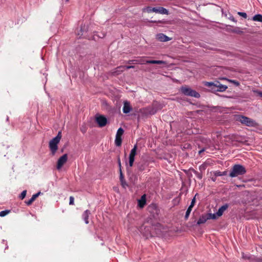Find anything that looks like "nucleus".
Wrapping results in <instances>:
<instances>
[{
	"mask_svg": "<svg viewBox=\"0 0 262 262\" xmlns=\"http://www.w3.org/2000/svg\"><path fill=\"white\" fill-rule=\"evenodd\" d=\"M120 181L121 183V185L123 186V187L125 188L126 186H127V184L125 180L122 169H120Z\"/></svg>",
	"mask_w": 262,
	"mask_h": 262,
	"instance_id": "2eb2a0df",
	"label": "nucleus"
},
{
	"mask_svg": "<svg viewBox=\"0 0 262 262\" xmlns=\"http://www.w3.org/2000/svg\"><path fill=\"white\" fill-rule=\"evenodd\" d=\"M243 257L245 259H251V260H253V258H251V257L247 255H244L243 254Z\"/></svg>",
	"mask_w": 262,
	"mask_h": 262,
	"instance_id": "e433bc0d",
	"label": "nucleus"
},
{
	"mask_svg": "<svg viewBox=\"0 0 262 262\" xmlns=\"http://www.w3.org/2000/svg\"><path fill=\"white\" fill-rule=\"evenodd\" d=\"M69 204L70 205H73L74 204V198L72 196H71L70 197Z\"/></svg>",
	"mask_w": 262,
	"mask_h": 262,
	"instance_id": "c85d7f7f",
	"label": "nucleus"
},
{
	"mask_svg": "<svg viewBox=\"0 0 262 262\" xmlns=\"http://www.w3.org/2000/svg\"><path fill=\"white\" fill-rule=\"evenodd\" d=\"M146 203L145 196L142 195L141 199L139 200L138 205L140 207H143Z\"/></svg>",
	"mask_w": 262,
	"mask_h": 262,
	"instance_id": "6ab92c4d",
	"label": "nucleus"
},
{
	"mask_svg": "<svg viewBox=\"0 0 262 262\" xmlns=\"http://www.w3.org/2000/svg\"><path fill=\"white\" fill-rule=\"evenodd\" d=\"M10 212V210H5L0 212V216L4 217Z\"/></svg>",
	"mask_w": 262,
	"mask_h": 262,
	"instance_id": "b1692460",
	"label": "nucleus"
},
{
	"mask_svg": "<svg viewBox=\"0 0 262 262\" xmlns=\"http://www.w3.org/2000/svg\"><path fill=\"white\" fill-rule=\"evenodd\" d=\"M117 162H118V166L119 167V171H120V169H122V166H121L120 158L119 157H118V158Z\"/></svg>",
	"mask_w": 262,
	"mask_h": 262,
	"instance_id": "473e14b6",
	"label": "nucleus"
},
{
	"mask_svg": "<svg viewBox=\"0 0 262 262\" xmlns=\"http://www.w3.org/2000/svg\"><path fill=\"white\" fill-rule=\"evenodd\" d=\"M205 85L210 88L212 92H224L228 88L227 86L221 84L219 81L215 82H206Z\"/></svg>",
	"mask_w": 262,
	"mask_h": 262,
	"instance_id": "f257e3e1",
	"label": "nucleus"
},
{
	"mask_svg": "<svg viewBox=\"0 0 262 262\" xmlns=\"http://www.w3.org/2000/svg\"><path fill=\"white\" fill-rule=\"evenodd\" d=\"M95 120L100 127L105 126L107 123V118L103 115L96 116Z\"/></svg>",
	"mask_w": 262,
	"mask_h": 262,
	"instance_id": "423d86ee",
	"label": "nucleus"
},
{
	"mask_svg": "<svg viewBox=\"0 0 262 262\" xmlns=\"http://www.w3.org/2000/svg\"><path fill=\"white\" fill-rule=\"evenodd\" d=\"M78 35H82V33H81V34L80 33H78Z\"/></svg>",
	"mask_w": 262,
	"mask_h": 262,
	"instance_id": "8fccbe9b",
	"label": "nucleus"
},
{
	"mask_svg": "<svg viewBox=\"0 0 262 262\" xmlns=\"http://www.w3.org/2000/svg\"><path fill=\"white\" fill-rule=\"evenodd\" d=\"M193 206H192L190 205V206L188 207V208L187 210H189V211H192V208H193Z\"/></svg>",
	"mask_w": 262,
	"mask_h": 262,
	"instance_id": "79ce46f5",
	"label": "nucleus"
},
{
	"mask_svg": "<svg viewBox=\"0 0 262 262\" xmlns=\"http://www.w3.org/2000/svg\"><path fill=\"white\" fill-rule=\"evenodd\" d=\"M180 91L184 95L186 96L197 98L200 97V95L199 93L186 85L182 86L180 89Z\"/></svg>",
	"mask_w": 262,
	"mask_h": 262,
	"instance_id": "39448f33",
	"label": "nucleus"
},
{
	"mask_svg": "<svg viewBox=\"0 0 262 262\" xmlns=\"http://www.w3.org/2000/svg\"><path fill=\"white\" fill-rule=\"evenodd\" d=\"M237 29H238V28L235 29V30H234L233 32H236V33H239L240 32L237 31Z\"/></svg>",
	"mask_w": 262,
	"mask_h": 262,
	"instance_id": "c03bdc74",
	"label": "nucleus"
},
{
	"mask_svg": "<svg viewBox=\"0 0 262 262\" xmlns=\"http://www.w3.org/2000/svg\"><path fill=\"white\" fill-rule=\"evenodd\" d=\"M142 112L146 115H154L156 113V111L153 107H147L143 109Z\"/></svg>",
	"mask_w": 262,
	"mask_h": 262,
	"instance_id": "9d476101",
	"label": "nucleus"
},
{
	"mask_svg": "<svg viewBox=\"0 0 262 262\" xmlns=\"http://www.w3.org/2000/svg\"><path fill=\"white\" fill-rule=\"evenodd\" d=\"M138 148L137 144H136L133 148L132 149L130 152L129 155V165L130 167L133 166V164L135 161V157L137 154V150Z\"/></svg>",
	"mask_w": 262,
	"mask_h": 262,
	"instance_id": "0eeeda50",
	"label": "nucleus"
},
{
	"mask_svg": "<svg viewBox=\"0 0 262 262\" xmlns=\"http://www.w3.org/2000/svg\"><path fill=\"white\" fill-rule=\"evenodd\" d=\"M152 10H154V12H156V13H159L160 14H168L167 10L163 7H158V8L154 7V9Z\"/></svg>",
	"mask_w": 262,
	"mask_h": 262,
	"instance_id": "4468645a",
	"label": "nucleus"
},
{
	"mask_svg": "<svg viewBox=\"0 0 262 262\" xmlns=\"http://www.w3.org/2000/svg\"><path fill=\"white\" fill-rule=\"evenodd\" d=\"M81 131L83 133H85V132H86V129L85 128H81Z\"/></svg>",
	"mask_w": 262,
	"mask_h": 262,
	"instance_id": "37998d69",
	"label": "nucleus"
},
{
	"mask_svg": "<svg viewBox=\"0 0 262 262\" xmlns=\"http://www.w3.org/2000/svg\"><path fill=\"white\" fill-rule=\"evenodd\" d=\"M194 173H195V174L196 176V177H198V178H199V179H201L202 178V174H201L200 173H199V172L195 171V170H194Z\"/></svg>",
	"mask_w": 262,
	"mask_h": 262,
	"instance_id": "cd10ccee",
	"label": "nucleus"
},
{
	"mask_svg": "<svg viewBox=\"0 0 262 262\" xmlns=\"http://www.w3.org/2000/svg\"><path fill=\"white\" fill-rule=\"evenodd\" d=\"M237 14L244 18H247V15L245 12H238Z\"/></svg>",
	"mask_w": 262,
	"mask_h": 262,
	"instance_id": "bb28decb",
	"label": "nucleus"
},
{
	"mask_svg": "<svg viewBox=\"0 0 262 262\" xmlns=\"http://www.w3.org/2000/svg\"><path fill=\"white\" fill-rule=\"evenodd\" d=\"M204 151V149H203L199 151V154H201L202 152H203Z\"/></svg>",
	"mask_w": 262,
	"mask_h": 262,
	"instance_id": "49530a36",
	"label": "nucleus"
},
{
	"mask_svg": "<svg viewBox=\"0 0 262 262\" xmlns=\"http://www.w3.org/2000/svg\"><path fill=\"white\" fill-rule=\"evenodd\" d=\"M132 110V107L130 105V103L127 101H124L123 107V112L124 114H127L129 113Z\"/></svg>",
	"mask_w": 262,
	"mask_h": 262,
	"instance_id": "ddd939ff",
	"label": "nucleus"
},
{
	"mask_svg": "<svg viewBox=\"0 0 262 262\" xmlns=\"http://www.w3.org/2000/svg\"><path fill=\"white\" fill-rule=\"evenodd\" d=\"M208 220V218H207V216L206 215H202L200 217L199 220L198 221L197 224L198 225H201L202 224L205 223L207 220Z\"/></svg>",
	"mask_w": 262,
	"mask_h": 262,
	"instance_id": "a211bd4d",
	"label": "nucleus"
},
{
	"mask_svg": "<svg viewBox=\"0 0 262 262\" xmlns=\"http://www.w3.org/2000/svg\"><path fill=\"white\" fill-rule=\"evenodd\" d=\"M40 194V192H38L37 193H35V194H33L32 195V196L31 197V199L32 200H33L34 201H35L36 200V199L39 195Z\"/></svg>",
	"mask_w": 262,
	"mask_h": 262,
	"instance_id": "c756f323",
	"label": "nucleus"
},
{
	"mask_svg": "<svg viewBox=\"0 0 262 262\" xmlns=\"http://www.w3.org/2000/svg\"><path fill=\"white\" fill-rule=\"evenodd\" d=\"M135 63H140V64H166V62L163 60H146L145 62H140V59L134 60Z\"/></svg>",
	"mask_w": 262,
	"mask_h": 262,
	"instance_id": "6e6552de",
	"label": "nucleus"
},
{
	"mask_svg": "<svg viewBox=\"0 0 262 262\" xmlns=\"http://www.w3.org/2000/svg\"><path fill=\"white\" fill-rule=\"evenodd\" d=\"M27 194V190H24L19 195V198L21 200H23L26 196Z\"/></svg>",
	"mask_w": 262,
	"mask_h": 262,
	"instance_id": "a878e982",
	"label": "nucleus"
},
{
	"mask_svg": "<svg viewBox=\"0 0 262 262\" xmlns=\"http://www.w3.org/2000/svg\"><path fill=\"white\" fill-rule=\"evenodd\" d=\"M139 170L141 171H143L145 169V167L143 165H141L138 166Z\"/></svg>",
	"mask_w": 262,
	"mask_h": 262,
	"instance_id": "c9c22d12",
	"label": "nucleus"
},
{
	"mask_svg": "<svg viewBox=\"0 0 262 262\" xmlns=\"http://www.w3.org/2000/svg\"><path fill=\"white\" fill-rule=\"evenodd\" d=\"M195 202H196V200H195V196H194L193 199L191 201V204L190 205L192 206H194V205H195Z\"/></svg>",
	"mask_w": 262,
	"mask_h": 262,
	"instance_id": "f704fd0d",
	"label": "nucleus"
},
{
	"mask_svg": "<svg viewBox=\"0 0 262 262\" xmlns=\"http://www.w3.org/2000/svg\"><path fill=\"white\" fill-rule=\"evenodd\" d=\"M227 171H224L223 172H221L220 171H216L214 172V176L215 177L222 176L227 175Z\"/></svg>",
	"mask_w": 262,
	"mask_h": 262,
	"instance_id": "4be33fe9",
	"label": "nucleus"
},
{
	"mask_svg": "<svg viewBox=\"0 0 262 262\" xmlns=\"http://www.w3.org/2000/svg\"><path fill=\"white\" fill-rule=\"evenodd\" d=\"M125 70L124 66H119L114 69L112 71V74L114 76H117L120 74L122 72H123Z\"/></svg>",
	"mask_w": 262,
	"mask_h": 262,
	"instance_id": "9b49d317",
	"label": "nucleus"
},
{
	"mask_svg": "<svg viewBox=\"0 0 262 262\" xmlns=\"http://www.w3.org/2000/svg\"><path fill=\"white\" fill-rule=\"evenodd\" d=\"M90 214H91L90 211L89 210H86L83 212V213L82 214L83 219L84 220L85 224H89V215Z\"/></svg>",
	"mask_w": 262,
	"mask_h": 262,
	"instance_id": "f3484780",
	"label": "nucleus"
},
{
	"mask_svg": "<svg viewBox=\"0 0 262 262\" xmlns=\"http://www.w3.org/2000/svg\"><path fill=\"white\" fill-rule=\"evenodd\" d=\"M115 144L117 146H120L122 144V138L121 137L116 136L115 138Z\"/></svg>",
	"mask_w": 262,
	"mask_h": 262,
	"instance_id": "412c9836",
	"label": "nucleus"
},
{
	"mask_svg": "<svg viewBox=\"0 0 262 262\" xmlns=\"http://www.w3.org/2000/svg\"><path fill=\"white\" fill-rule=\"evenodd\" d=\"M153 9H154V8H152L150 7H147L146 8V12L148 13L154 12V10H152Z\"/></svg>",
	"mask_w": 262,
	"mask_h": 262,
	"instance_id": "7c9ffc66",
	"label": "nucleus"
},
{
	"mask_svg": "<svg viewBox=\"0 0 262 262\" xmlns=\"http://www.w3.org/2000/svg\"><path fill=\"white\" fill-rule=\"evenodd\" d=\"M256 261H260V260L258 259H257Z\"/></svg>",
	"mask_w": 262,
	"mask_h": 262,
	"instance_id": "3c124183",
	"label": "nucleus"
},
{
	"mask_svg": "<svg viewBox=\"0 0 262 262\" xmlns=\"http://www.w3.org/2000/svg\"><path fill=\"white\" fill-rule=\"evenodd\" d=\"M231 20H232L233 21H234V22H236V21L235 20V19H234V18H232L231 19Z\"/></svg>",
	"mask_w": 262,
	"mask_h": 262,
	"instance_id": "de8ad7c7",
	"label": "nucleus"
},
{
	"mask_svg": "<svg viewBox=\"0 0 262 262\" xmlns=\"http://www.w3.org/2000/svg\"><path fill=\"white\" fill-rule=\"evenodd\" d=\"M146 60H145V59L144 58H140V62H145V61H146Z\"/></svg>",
	"mask_w": 262,
	"mask_h": 262,
	"instance_id": "a19ab883",
	"label": "nucleus"
},
{
	"mask_svg": "<svg viewBox=\"0 0 262 262\" xmlns=\"http://www.w3.org/2000/svg\"><path fill=\"white\" fill-rule=\"evenodd\" d=\"M190 212H191V211L187 210L185 215V219L186 220H187L188 219L189 215L190 214Z\"/></svg>",
	"mask_w": 262,
	"mask_h": 262,
	"instance_id": "72a5a7b5",
	"label": "nucleus"
},
{
	"mask_svg": "<svg viewBox=\"0 0 262 262\" xmlns=\"http://www.w3.org/2000/svg\"><path fill=\"white\" fill-rule=\"evenodd\" d=\"M235 120L242 124L250 127H255L258 124L254 120L246 116L238 115L235 116Z\"/></svg>",
	"mask_w": 262,
	"mask_h": 262,
	"instance_id": "7ed1b4c3",
	"label": "nucleus"
},
{
	"mask_svg": "<svg viewBox=\"0 0 262 262\" xmlns=\"http://www.w3.org/2000/svg\"><path fill=\"white\" fill-rule=\"evenodd\" d=\"M258 94L259 96H260L261 97H262V92H258Z\"/></svg>",
	"mask_w": 262,
	"mask_h": 262,
	"instance_id": "a18cd8bd",
	"label": "nucleus"
},
{
	"mask_svg": "<svg viewBox=\"0 0 262 262\" xmlns=\"http://www.w3.org/2000/svg\"><path fill=\"white\" fill-rule=\"evenodd\" d=\"M61 137V132L59 131L58 132L57 135L49 142V147L52 155H54L57 150L58 144L59 143Z\"/></svg>",
	"mask_w": 262,
	"mask_h": 262,
	"instance_id": "20e7f679",
	"label": "nucleus"
},
{
	"mask_svg": "<svg viewBox=\"0 0 262 262\" xmlns=\"http://www.w3.org/2000/svg\"><path fill=\"white\" fill-rule=\"evenodd\" d=\"M246 173L245 167L240 164H235L231 168L229 176L231 178L242 176Z\"/></svg>",
	"mask_w": 262,
	"mask_h": 262,
	"instance_id": "f03ea898",
	"label": "nucleus"
},
{
	"mask_svg": "<svg viewBox=\"0 0 262 262\" xmlns=\"http://www.w3.org/2000/svg\"><path fill=\"white\" fill-rule=\"evenodd\" d=\"M68 160L67 154H64L58 160L57 163V168L60 169L62 166L66 163Z\"/></svg>",
	"mask_w": 262,
	"mask_h": 262,
	"instance_id": "1a4fd4ad",
	"label": "nucleus"
},
{
	"mask_svg": "<svg viewBox=\"0 0 262 262\" xmlns=\"http://www.w3.org/2000/svg\"><path fill=\"white\" fill-rule=\"evenodd\" d=\"M231 82L233 83L234 84H235L236 85H239V82L236 80H230Z\"/></svg>",
	"mask_w": 262,
	"mask_h": 262,
	"instance_id": "58836bf2",
	"label": "nucleus"
},
{
	"mask_svg": "<svg viewBox=\"0 0 262 262\" xmlns=\"http://www.w3.org/2000/svg\"><path fill=\"white\" fill-rule=\"evenodd\" d=\"M34 201L33 200H32V199L31 198V199H30L29 200H28V201H25V203H26L27 205L30 206V205H31L32 204V203H33Z\"/></svg>",
	"mask_w": 262,
	"mask_h": 262,
	"instance_id": "2f4dec72",
	"label": "nucleus"
},
{
	"mask_svg": "<svg viewBox=\"0 0 262 262\" xmlns=\"http://www.w3.org/2000/svg\"><path fill=\"white\" fill-rule=\"evenodd\" d=\"M156 38L160 41L163 42L167 41L170 40V38L168 37L167 36L165 35L163 33L158 34L156 36Z\"/></svg>",
	"mask_w": 262,
	"mask_h": 262,
	"instance_id": "f8f14e48",
	"label": "nucleus"
},
{
	"mask_svg": "<svg viewBox=\"0 0 262 262\" xmlns=\"http://www.w3.org/2000/svg\"><path fill=\"white\" fill-rule=\"evenodd\" d=\"M123 133H124L123 129L121 127H120L117 130L116 136L121 137L122 135L123 134Z\"/></svg>",
	"mask_w": 262,
	"mask_h": 262,
	"instance_id": "5701e85b",
	"label": "nucleus"
},
{
	"mask_svg": "<svg viewBox=\"0 0 262 262\" xmlns=\"http://www.w3.org/2000/svg\"><path fill=\"white\" fill-rule=\"evenodd\" d=\"M66 2H68V1H69V0H66Z\"/></svg>",
	"mask_w": 262,
	"mask_h": 262,
	"instance_id": "603ef678",
	"label": "nucleus"
},
{
	"mask_svg": "<svg viewBox=\"0 0 262 262\" xmlns=\"http://www.w3.org/2000/svg\"><path fill=\"white\" fill-rule=\"evenodd\" d=\"M206 215L207 216V218H208V220L216 219V214H215L208 213Z\"/></svg>",
	"mask_w": 262,
	"mask_h": 262,
	"instance_id": "393cba45",
	"label": "nucleus"
},
{
	"mask_svg": "<svg viewBox=\"0 0 262 262\" xmlns=\"http://www.w3.org/2000/svg\"><path fill=\"white\" fill-rule=\"evenodd\" d=\"M125 67V69H134L135 68V66H124Z\"/></svg>",
	"mask_w": 262,
	"mask_h": 262,
	"instance_id": "4c0bfd02",
	"label": "nucleus"
},
{
	"mask_svg": "<svg viewBox=\"0 0 262 262\" xmlns=\"http://www.w3.org/2000/svg\"><path fill=\"white\" fill-rule=\"evenodd\" d=\"M134 60H129L127 61V63L129 64H134L135 63Z\"/></svg>",
	"mask_w": 262,
	"mask_h": 262,
	"instance_id": "ea45409f",
	"label": "nucleus"
},
{
	"mask_svg": "<svg viewBox=\"0 0 262 262\" xmlns=\"http://www.w3.org/2000/svg\"><path fill=\"white\" fill-rule=\"evenodd\" d=\"M228 205L225 204L221 206L216 212V215L218 216H221L223 214L224 212L228 208Z\"/></svg>",
	"mask_w": 262,
	"mask_h": 262,
	"instance_id": "dca6fc26",
	"label": "nucleus"
},
{
	"mask_svg": "<svg viewBox=\"0 0 262 262\" xmlns=\"http://www.w3.org/2000/svg\"><path fill=\"white\" fill-rule=\"evenodd\" d=\"M84 29L82 28V27L81 28L80 31L81 32H82L83 31Z\"/></svg>",
	"mask_w": 262,
	"mask_h": 262,
	"instance_id": "09e8293b",
	"label": "nucleus"
},
{
	"mask_svg": "<svg viewBox=\"0 0 262 262\" xmlns=\"http://www.w3.org/2000/svg\"><path fill=\"white\" fill-rule=\"evenodd\" d=\"M252 20L255 21H259L262 23V15L256 14L252 18Z\"/></svg>",
	"mask_w": 262,
	"mask_h": 262,
	"instance_id": "aec40b11",
	"label": "nucleus"
}]
</instances>
